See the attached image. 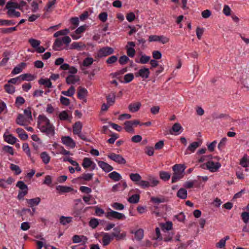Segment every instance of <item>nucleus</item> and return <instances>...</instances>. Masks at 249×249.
Returning a JSON list of instances; mask_svg holds the SVG:
<instances>
[{
	"mask_svg": "<svg viewBox=\"0 0 249 249\" xmlns=\"http://www.w3.org/2000/svg\"><path fill=\"white\" fill-rule=\"evenodd\" d=\"M37 127L42 133L47 136H53L54 135V126L51 124L49 119L45 115H39L38 116Z\"/></svg>",
	"mask_w": 249,
	"mask_h": 249,
	"instance_id": "1",
	"label": "nucleus"
},
{
	"mask_svg": "<svg viewBox=\"0 0 249 249\" xmlns=\"http://www.w3.org/2000/svg\"><path fill=\"white\" fill-rule=\"evenodd\" d=\"M174 173L172 178V183H175L181 179L184 175L185 167L183 164H175L173 166Z\"/></svg>",
	"mask_w": 249,
	"mask_h": 249,
	"instance_id": "2",
	"label": "nucleus"
},
{
	"mask_svg": "<svg viewBox=\"0 0 249 249\" xmlns=\"http://www.w3.org/2000/svg\"><path fill=\"white\" fill-rule=\"evenodd\" d=\"M71 42V39L69 36H64L62 38H57L55 40L53 43V48L55 51H59L62 50L63 43L68 44Z\"/></svg>",
	"mask_w": 249,
	"mask_h": 249,
	"instance_id": "3",
	"label": "nucleus"
},
{
	"mask_svg": "<svg viewBox=\"0 0 249 249\" xmlns=\"http://www.w3.org/2000/svg\"><path fill=\"white\" fill-rule=\"evenodd\" d=\"M16 186L20 189L17 198L19 200L23 199L24 197L28 194V187L22 181H18Z\"/></svg>",
	"mask_w": 249,
	"mask_h": 249,
	"instance_id": "4",
	"label": "nucleus"
},
{
	"mask_svg": "<svg viewBox=\"0 0 249 249\" xmlns=\"http://www.w3.org/2000/svg\"><path fill=\"white\" fill-rule=\"evenodd\" d=\"M201 167L204 169H205L206 167V169L211 172H215L217 171L218 169L221 167V164L218 162H214L212 160H210L201 165Z\"/></svg>",
	"mask_w": 249,
	"mask_h": 249,
	"instance_id": "5",
	"label": "nucleus"
},
{
	"mask_svg": "<svg viewBox=\"0 0 249 249\" xmlns=\"http://www.w3.org/2000/svg\"><path fill=\"white\" fill-rule=\"evenodd\" d=\"M106 216L107 218L110 220H123L125 218V216L123 213L111 210L110 209L109 210V211L107 212L106 213Z\"/></svg>",
	"mask_w": 249,
	"mask_h": 249,
	"instance_id": "6",
	"label": "nucleus"
},
{
	"mask_svg": "<svg viewBox=\"0 0 249 249\" xmlns=\"http://www.w3.org/2000/svg\"><path fill=\"white\" fill-rule=\"evenodd\" d=\"M114 52L113 48L109 47H104L101 48L98 52L97 56L99 58L106 57L112 54Z\"/></svg>",
	"mask_w": 249,
	"mask_h": 249,
	"instance_id": "7",
	"label": "nucleus"
},
{
	"mask_svg": "<svg viewBox=\"0 0 249 249\" xmlns=\"http://www.w3.org/2000/svg\"><path fill=\"white\" fill-rule=\"evenodd\" d=\"M107 157L118 164H125L126 163L125 160L121 155L111 153L107 155Z\"/></svg>",
	"mask_w": 249,
	"mask_h": 249,
	"instance_id": "8",
	"label": "nucleus"
},
{
	"mask_svg": "<svg viewBox=\"0 0 249 249\" xmlns=\"http://www.w3.org/2000/svg\"><path fill=\"white\" fill-rule=\"evenodd\" d=\"M150 71L148 68L143 67L140 69L138 72L135 73L136 77H141L143 79H147L149 77Z\"/></svg>",
	"mask_w": 249,
	"mask_h": 249,
	"instance_id": "9",
	"label": "nucleus"
},
{
	"mask_svg": "<svg viewBox=\"0 0 249 249\" xmlns=\"http://www.w3.org/2000/svg\"><path fill=\"white\" fill-rule=\"evenodd\" d=\"M88 90L82 87H79L77 89V97L80 100H82L86 102V97L88 96Z\"/></svg>",
	"mask_w": 249,
	"mask_h": 249,
	"instance_id": "10",
	"label": "nucleus"
},
{
	"mask_svg": "<svg viewBox=\"0 0 249 249\" xmlns=\"http://www.w3.org/2000/svg\"><path fill=\"white\" fill-rule=\"evenodd\" d=\"M86 25H82L78 27L74 33L71 34V36L73 39H78L81 37L80 34L83 33L86 29Z\"/></svg>",
	"mask_w": 249,
	"mask_h": 249,
	"instance_id": "11",
	"label": "nucleus"
},
{
	"mask_svg": "<svg viewBox=\"0 0 249 249\" xmlns=\"http://www.w3.org/2000/svg\"><path fill=\"white\" fill-rule=\"evenodd\" d=\"M31 121L21 114H18L16 119V123L21 126L27 125Z\"/></svg>",
	"mask_w": 249,
	"mask_h": 249,
	"instance_id": "12",
	"label": "nucleus"
},
{
	"mask_svg": "<svg viewBox=\"0 0 249 249\" xmlns=\"http://www.w3.org/2000/svg\"><path fill=\"white\" fill-rule=\"evenodd\" d=\"M62 143L67 146L73 148L75 146L74 141L69 136H64L61 138Z\"/></svg>",
	"mask_w": 249,
	"mask_h": 249,
	"instance_id": "13",
	"label": "nucleus"
},
{
	"mask_svg": "<svg viewBox=\"0 0 249 249\" xmlns=\"http://www.w3.org/2000/svg\"><path fill=\"white\" fill-rule=\"evenodd\" d=\"M127 184L125 181H121L115 185H114L112 188V191L115 192L118 191H122L127 187Z\"/></svg>",
	"mask_w": 249,
	"mask_h": 249,
	"instance_id": "14",
	"label": "nucleus"
},
{
	"mask_svg": "<svg viewBox=\"0 0 249 249\" xmlns=\"http://www.w3.org/2000/svg\"><path fill=\"white\" fill-rule=\"evenodd\" d=\"M98 164L106 172H109L113 169L112 166L103 161H98Z\"/></svg>",
	"mask_w": 249,
	"mask_h": 249,
	"instance_id": "15",
	"label": "nucleus"
},
{
	"mask_svg": "<svg viewBox=\"0 0 249 249\" xmlns=\"http://www.w3.org/2000/svg\"><path fill=\"white\" fill-rule=\"evenodd\" d=\"M86 48V45L82 42H74L70 47V49H76L78 51H81Z\"/></svg>",
	"mask_w": 249,
	"mask_h": 249,
	"instance_id": "16",
	"label": "nucleus"
},
{
	"mask_svg": "<svg viewBox=\"0 0 249 249\" xmlns=\"http://www.w3.org/2000/svg\"><path fill=\"white\" fill-rule=\"evenodd\" d=\"M79 80L78 76L73 74L68 75L66 79V82L68 84H74Z\"/></svg>",
	"mask_w": 249,
	"mask_h": 249,
	"instance_id": "17",
	"label": "nucleus"
},
{
	"mask_svg": "<svg viewBox=\"0 0 249 249\" xmlns=\"http://www.w3.org/2000/svg\"><path fill=\"white\" fill-rule=\"evenodd\" d=\"M38 83L40 85H43L46 88H52V83L51 82L50 79L48 78H40L38 80Z\"/></svg>",
	"mask_w": 249,
	"mask_h": 249,
	"instance_id": "18",
	"label": "nucleus"
},
{
	"mask_svg": "<svg viewBox=\"0 0 249 249\" xmlns=\"http://www.w3.org/2000/svg\"><path fill=\"white\" fill-rule=\"evenodd\" d=\"M56 190L60 193H65L71 192L73 189L71 187L58 185L56 187Z\"/></svg>",
	"mask_w": 249,
	"mask_h": 249,
	"instance_id": "19",
	"label": "nucleus"
},
{
	"mask_svg": "<svg viewBox=\"0 0 249 249\" xmlns=\"http://www.w3.org/2000/svg\"><path fill=\"white\" fill-rule=\"evenodd\" d=\"M41 199L38 197L30 199H26V202L30 207H33L38 205Z\"/></svg>",
	"mask_w": 249,
	"mask_h": 249,
	"instance_id": "20",
	"label": "nucleus"
},
{
	"mask_svg": "<svg viewBox=\"0 0 249 249\" xmlns=\"http://www.w3.org/2000/svg\"><path fill=\"white\" fill-rule=\"evenodd\" d=\"M113 239L111 235H109L108 233H104L102 239L103 244L106 246L109 244L111 240Z\"/></svg>",
	"mask_w": 249,
	"mask_h": 249,
	"instance_id": "21",
	"label": "nucleus"
},
{
	"mask_svg": "<svg viewBox=\"0 0 249 249\" xmlns=\"http://www.w3.org/2000/svg\"><path fill=\"white\" fill-rule=\"evenodd\" d=\"M26 66V64L24 62H21L20 64H19L18 66L15 67L14 69L12 70L11 73L12 74H16L21 72L25 67Z\"/></svg>",
	"mask_w": 249,
	"mask_h": 249,
	"instance_id": "22",
	"label": "nucleus"
},
{
	"mask_svg": "<svg viewBox=\"0 0 249 249\" xmlns=\"http://www.w3.org/2000/svg\"><path fill=\"white\" fill-rule=\"evenodd\" d=\"M82 124L80 122H76L73 125V133L77 135L81 132Z\"/></svg>",
	"mask_w": 249,
	"mask_h": 249,
	"instance_id": "23",
	"label": "nucleus"
},
{
	"mask_svg": "<svg viewBox=\"0 0 249 249\" xmlns=\"http://www.w3.org/2000/svg\"><path fill=\"white\" fill-rule=\"evenodd\" d=\"M116 95L114 92H111L106 96L107 103L109 106H112L115 102Z\"/></svg>",
	"mask_w": 249,
	"mask_h": 249,
	"instance_id": "24",
	"label": "nucleus"
},
{
	"mask_svg": "<svg viewBox=\"0 0 249 249\" xmlns=\"http://www.w3.org/2000/svg\"><path fill=\"white\" fill-rule=\"evenodd\" d=\"M141 106V104L140 102H136L130 104L128 106V109L130 111L132 112H135L138 111Z\"/></svg>",
	"mask_w": 249,
	"mask_h": 249,
	"instance_id": "25",
	"label": "nucleus"
},
{
	"mask_svg": "<svg viewBox=\"0 0 249 249\" xmlns=\"http://www.w3.org/2000/svg\"><path fill=\"white\" fill-rule=\"evenodd\" d=\"M16 132L18 134V137L20 138V139L23 141L27 140L28 136L22 128H18L16 129Z\"/></svg>",
	"mask_w": 249,
	"mask_h": 249,
	"instance_id": "26",
	"label": "nucleus"
},
{
	"mask_svg": "<svg viewBox=\"0 0 249 249\" xmlns=\"http://www.w3.org/2000/svg\"><path fill=\"white\" fill-rule=\"evenodd\" d=\"M4 139L5 142L11 144H14L17 142V138L13 136L12 134L6 135H4Z\"/></svg>",
	"mask_w": 249,
	"mask_h": 249,
	"instance_id": "27",
	"label": "nucleus"
},
{
	"mask_svg": "<svg viewBox=\"0 0 249 249\" xmlns=\"http://www.w3.org/2000/svg\"><path fill=\"white\" fill-rule=\"evenodd\" d=\"M108 177L110 178L115 181H118L122 178V177L120 174L116 171H113L109 173L108 174Z\"/></svg>",
	"mask_w": 249,
	"mask_h": 249,
	"instance_id": "28",
	"label": "nucleus"
},
{
	"mask_svg": "<svg viewBox=\"0 0 249 249\" xmlns=\"http://www.w3.org/2000/svg\"><path fill=\"white\" fill-rule=\"evenodd\" d=\"M177 196L180 199H186L187 196V192L185 189L180 188L177 192Z\"/></svg>",
	"mask_w": 249,
	"mask_h": 249,
	"instance_id": "29",
	"label": "nucleus"
},
{
	"mask_svg": "<svg viewBox=\"0 0 249 249\" xmlns=\"http://www.w3.org/2000/svg\"><path fill=\"white\" fill-rule=\"evenodd\" d=\"M94 162L89 158H85L83 159L82 166L85 169H87L92 166Z\"/></svg>",
	"mask_w": 249,
	"mask_h": 249,
	"instance_id": "30",
	"label": "nucleus"
},
{
	"mask_svg": "<svg viewBox=\"0 0 249 249\" xmlns=\"http://www.w3.org/2000/svg\"><path fill=\"white\" fill-rule=\"evenodd\" d=\"M40 158L42 160V162L46 164H48L51 159L50 156L46 152H43L40 154Z\"/></svg>",
	"mask_w": 249,
	"mask_h": 249,
	"instance_id": "31",
	"label": "nucleus"
},
{
	"mask_svg": "<svg viewBox=\"0 0 249 249\" xmlns=\"http://www.w3.org/2000/svg\"><path fill=\"white\" fill-rule=\"evenodd\" d=\"M200 143L197 142H194L191 143L187 147V150L190 152H194L196 149L200 146Z\"/></svg>",
	"mask_w": 249,
	"mask_h": 249,
	"instance_id": "32",
	"label": "nucleus"
},
{
	"mask_svg": "<svg viewBox=\"0 0 249 249\" xmlns=\"http://www.w3.org/2000/svg\"><path fill=\"white\" fill-rule=\"evenodd\" d=\"M5 8L8 10L9 9H15V8L20 9V5L18 3L9 1L7 3Z\"/></svg>",
	"mask_w": 249,
	"mask_h": 249,
	"instance_id": "33",
	"label": "nucleus"
},
{
	"mask_svg": "<svg viewBox=\"0 0 249 249\" xmlns=\"http://www.w3.org/2000/svg\"><path fill=\"white\" fill-rule=\"evenodd\" d=\"M16 30H17V26L6 28H0V32L3 34H9Z\"/></svg>",
	"mask_w": 249,
	"mask_h": 249,
	"instance_id": "34",
	"label": "nucleus"
},
{
	"mask_svg": "<svg viewBox=\"0 0 249 249\" xmlns=\"http://www.w3.org/2000/svg\"><path fill=\"white\" fill-rule=\"evenodd\" d=\"M75 89L73 86H71L69 89L67 91H62V94L69 97H71L74 94Z\"/></svg>",
	"mask_w": 249,
	"mask_h": 249,
	"instance_id": "35",
	"label": "nucleus"
},
{
	"mask_svg": "<svg viewBox=\"0 0 249 249\" xmlns=\"http://www.w3.org/2000/svg\"><path fill=\"white\" fill-rule=\"evenodd\" d=\"M159 175L160 178L164 181L168 180L171 177V174L165 171H160Z\"/></svg>",
	"mask_w": 249,
	"mask_h": 249,
	"instance_id": "36",
	"label": "nucleus"
},
{
	"mask_svg": "<svg viewBox=\"0 0 249 249\" xmlns=\"http://www.w3.org/2000/svg\"><path fill=\"white\" fill-rule=\"evenodd\" d=\"M22 81H31L34 79V75L30 73H25L20 75Z\"/></svg>",
	"mask_w": 249,
	"mask_h": 249,
	"instance_id": "37",
	"label": "nucleus"
},
{
	"mask_svg": "<svg viewBox=\"0 0 249 249\" xmlns=\"http://www.w3.org/2000/svg\"><path fill=\"white\" fill-rule=\"evenodd\" d=\"M124 129L127 132H133L134 129L133 128V124L130 121H126L124 124Z\"/></svg>",
	"mask_w": 249,
	"mask_h": 249,
	"instance_id": "38",
	"label": "nucleus"
},
{
	"mask_svg": "<svg viewBox=\"0 0 249 249\" xmlns=\"http://www.w3.org/2000/svg\"><path fill=\"white\" fill-rule=\"evenodd\" d=\"M4 89L5 91L9 94H13L15 91V88L10 84V83H8L5 84L4 86Z\"/></svg>",
	"mask_w": 249,
	"mask_h": 249,
	"instance_id": "39",
	"label": "nucleus"
},
{
	"mask_svg": "<svg viewBox=\"0 0 249 249\" xmlns=\"http://www.w3.org/2000/svg\"><path fill=\"white\" fill-rule=\"evenodd\" d=\"M7 14L9 17H19L20 16V12L16 11L15 9H9L7 12Z\"/></svg>",
	"mask_w": 249,
	"mask_h": 249,
	"instance_id": "40",
	"label": "nucleus"
},
{
	"mask_svg": "<svg viewBox=\"0 0 249 249\" xmlns=\"http://www.w3.org/2000/svg\"><path fill=\"white\" fill-rule=\"evenodd\" d=\"M71 217H65L64 216H61L60 218V222L63 225H66V224L71 223Z\"/></svg>",
	"mask_w": 249,
	"mask_h": 249,
	"instance_id": "41",
	"label": "nucleus"
},
{
	"mask_svg": "<svg viewBox=\"0 0 249 249\" xmlns=\"http://www.w3.org/2000/svg\"><path fill=\"white\" fill-rule=\"evenodd\" d=\"M129 177L132 181L136 183L139 182L142 178V177L138 173H131Z\"/></svg>",
	"mask_w": 249,
	"mask_h": 249,
	"instance_id": "42",
	"label": "nucleus"
},
{
	"mask_svg": "<svg viewBox=\"0 0 249 249\" xmlns=\"http://www.w3.org/2000/svg\"><path fill=\"white\" fill-rule=\"evenodd\" d=\"M140 195L138 194H135L131 196L128 199V201L130 203H137L140 200Z\"/></svg>",
	"mask_w": 249,
	"mask_h": 249,
	"instance_id": "43",
	"label": "nucleus"
},
{
	"mask_svg": "<svg viewBox=\"0 0 249 249\" xmlns=\"http://www.w3.org/2000/svg\"><path fill=\"white\" fill-rule=\"evenodd\" d=\"M127 55L130 57L133 58L136 53L135 49L132 47H129L127 45L126 46Z\"/></svg>",
	"mask_w": 249,
	"mask_h": 249,
	"instance_id": "44",
	"label": "nucleus"
},
{
	"mask_svg": "<svg viewBox=\"0 0 249 249\" xmlns=\"http://www.w3.org/2000/svg\"><path fill=\"white\" fill-rule=\"evenodd\" d=\"M135 237L137 240H141L143 237V230L142 229L138 230L135 233Z\"/></svg>",
	"mask_w": 249,
	"mask_h": 249,
	"instance_id": "45",
	"label": "nucleus"
},
{
	"mask_svg": "<svg viewBox=\"0 0 249 249\" xmlns=\"http://www.w3.org/2000/svg\"><path fill=\"white\" fill-rule=\"evenodd\" d=\"M70 21L71 24L74 26L73 27H70V29L71 30L74 29L79 25V18L77 17L71 18L70 19Z\"/></svg>",
	"mask_w": 249,
	"mask_h": 249,
	"instance_id": "46",
	"label": "nucleus"
},
{
	"mask_svg": "<svg viewBox=\"0 0 249 249\" xmlns=\"http://www.w3.org/2000/svg\"><path fill=\"white\" fill-rule=\"evenodd\" d=\"M93 175V174L91 173L83 174L78 178V179H83L85 181H89L92 179Z\"/></svg>",
	"mask_w": 249,
	"mask_h": 249,
	"instance_id": "47",
	"label": "nucleus"
},
{
	"mask_svg": "<svg viewBox=\"0 0 249 249\" xmlns=\"http://www.w3.org/2000/svg\"><path fill=\"white\" fill-rule=\"evenodd\" d=\"M16 22L13 20L0 19V25L1 26H9L15 24Z\"/></svg>",
	"mask_w": 249,
	"mask_h": 249,
	"instance_id": "48",
	"label": "nucleus"
},
{
	"mask_svg": "<svg viewBox=\"0 0 249 249\" xmlns=\"http://www.w3.org/2000/svg\"><path fill=\"white\" fill-rule=\"evenodd\" d=\"M22 149L26 153L27 156L30 158L31 160H33L31 158V154L30 152V149L29 147V144L27 143H24L22 145Z\"/></svg>",
	"mask_w": 249,
	"mask_h": 249,
	"instance_id": "49",
	"label": "nucleus"
},
{
	"mask_svg": "<svg viewBox=\"0 0 249 249\" xmlns=\"http://www.w3.org/2000/svg\"><path fill=\"white\" fill-rule=\"evenodd\" d=\"M134 79V75L132 73H129L124 76V82L128 83L132 81Z\"/></svg>",
	"mask_w": 249,
	"mask_h": 249,
	"instance_id": "50",
	"label": "nucleus"
},
{
	"mask_svg": "<svg viewBox=\"0 0 249 249\" xmlns=\"http://www.w3.org/2000/svg\"><path fill=\"white\" fill-rule=\"evenodd\" d=\"M29 42L32 46V47L34 48H36L40 44V41L39 40L34 39L30 38L29 40Z\"/></svg>",
	"mask_w": 249,
	"mask_h": 249,
	"instance_id": "51",
	"label": "nucleus"
},
{
	"mask_svg": "<svg viewBox=\"0 0 249 249\" xmlns=\"http://www.w3.org/2000/svg\"><path fill=\"white\" fill-rule=\"evenodd\" d=\"M69 116L67 112L65 110L62 111L59 114V118L60 120L65 121L69 119Z\"/></svg>",
	"mask_w": 249,
	"mask_h": 249,
	"instance_id": "52",
	"label": "nucleus"
},
{
	"mask_svg": "<svg viewBox=\"0 0 249 249\" xmlns=\"http://www.w3.org/2000/svg\"><path fill=\"white\" fill-rule=\"evenodd\" d=\"M136 184L142 188H148L150 186V182L145 180H141L139 182H137Z\"/></svg>",
	"mask_w": 249,
	"mask_h": 249,
	"instance_id": "53",
	"label": "nucleus"
},
{
	"mask_svg": "<svg viewBox=\"0 0 249 249\" xmlns=\"http://www.w3.org/2000/svg\"><path fill=\"white\" fill-rule=\"evenodd\" d=\"M93 59L92 57H87L83 61V65L88 67L91 65L93 62Z\"/></svg>",
	"mask_w": 249,
	"mask_h": 249,
	"instance_id": "54",
	"label": "nucleus"
},
{
	"mask_svg": "<svg viewBox=\"0 0 249 249\" xmlns=\"http://www.w3.org/2000/svg\"><path fill=\"white\" fill-rule=\"evenodd\" d=\"M99 225V222L96 218H91L89 222V226L92 229H95Z\"/></svg>",
	"mask_w": 249,
	"mask_h": 249,
	"instance_id": "55",
	"label": "nucleus"
},
{
	"mask_svg": "<svg viewBox=\"0 0 249 249\" xmlns=\"http://www.w3.org/2000/svg\"><path fill=\"white\" fill-rule=\"evenodd\" d=\"M10 169L11 170L15 171V174L17 175L20 174L21 173V170L19 167L16 164H11Z\"/></svg>",
	"mask_w": 249,
	"mask_h": 249,
	"instance_id": "56",
	"label": "nucleus"
},
{
	"mask_svg": "<svg viewBox=\"0 0 249 249\" xmlns=\"http://www.w3.org/2000/svg\"><path fill=\"white\" fill-rule=\"evenodd\" d=\"M22 82L20 76H18L15 78H11L8 81V83H11L13 84H19Z\"/></svg>",
	"mask_w": 249,
	"mask_h": 249,
	"instance_id": "57",
	"label": "nucleus"
},
{
	"mask_svg": "<svg viewBox=\"0 0 249 249\" xmlns=\"http://www.w3.org/2000/svg\"><path fill=\"white\" fill-rule=\"evenodd\" d=\"M241 218L243 222L247 224L249 222V213L244 212L241 213Z\"/></svg>",
	"mask_w": 249,
	"mask_h": 249,
	"instance_id": "58",
	"label": "nucleus"
},
{
	"mask_svg": "<svg viewBox=\"0 0 249 249\" xmlns=\"http://www.w3.org/2000/svg\"><path fill=\"white\" fill-rule=\"evenodd\" d=\"M24 113L25 115V117H26L29 120L32 121L33 118L32 116L31 110L30 107H28L26 109H24Z\"/></svg>",
	"mask_w": 249,
	"mask_h": 249,
	"instance_id": "59",
	"label": "nucleus"
},
{
	"mask_svg": "<svg viewBox=\"0 0 249 249\" xmlns=\"http://www.w3.org/2000/svg\"><path fill=\"white\" fill-rule=\"evenodd\" d=\"M150 57L145 55H142L141 56L139 63L141 64H146L150 60Z\"/></svg>",
	"mask_w": 249,
	"mask_h": 249,
	"instance_id": "60",
	"label": "nucleus"
},
{
	"mask_svg": "<svg viewBox=\"0 0 249 249\" xmlns=\"http://www.w3.org/2000/svg\"><path fill=\"white\" fill-rule=\"evenodd\" d=\"M248 162L249 160L247 159V155H245L240 160V164L244 167H247L248 166Z\"/></svg>",
	"mask_w": 249,
	"mask_h": 249,
	"instance_id": "61",
	"label": "nucleus"
},
{
	"mask_svg": "<svg viewBox=\"0 0 249 249\" xmlns=\"http://www.w3.org/2000/svg\"><path fill=\"white\" fill-rule=\"evenodd\" d=\"M129 60V59L127 56L126 55H123L120 57L119 62L121 65H123L126 64Z\"/></svg>",
	"mask_w": 249,
	"mask_h": 249,
	"instance_id": "62",
	"label": "nucleus"
},
{
	"mask_svg": "<svg viewBox=\"0 0 249 249\" xmlns=\"http://www.w3.org/2000/svg\"><path fill=\"white\" fill-rule=\"evenodd\" d=\"M227 141V138H226V137L223 138L218 145V148L219 150H222L225 147Z\"/></svg>",
	"mask_w": 249,
	"mask_h": 249,
	"instance_id": "63",
	"label": "nucleus"
},
{
	"mask_svg": "<svg viewBox=\"0 0 249 249\" xmlns=\"http://www.w3.org/2000/svg\"><path fill=\"white\" fill-rule=\"evenodd\" d=\"M2 150L6 152L9 153L11 155H14V149L12 147L9 145L4 146L2 148Z\"/></svg>",
	"mask_w": 249,
	"mask_h": 249,
	"instance_id": "64",
	"label": "nucleus"
}]
</instances>
